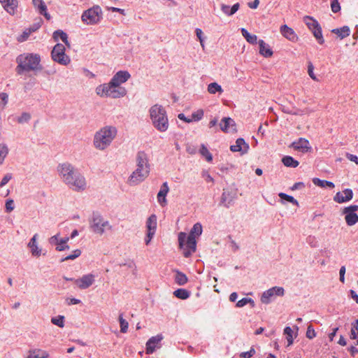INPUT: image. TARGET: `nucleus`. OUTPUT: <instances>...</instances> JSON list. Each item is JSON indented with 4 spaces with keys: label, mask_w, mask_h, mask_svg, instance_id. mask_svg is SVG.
<instances>
[{
    "label": "nucleus",
    "mask_w": 358,
    "mask_h": 358,
    "mask_svg": "<svg viewBox=\"0 0 358 358\" xmlns=\"http://www.w3.org/2000/svg\"><path fill=\"white\" fill-rule=\"evenodd\" d=\"M131 77L127 71H117L110 79L108 83L98 85L95 92L97 95L101 97H110L119 99L127 94V90L120 85L126 83Z\"/></svg>",
    "instance_id": "nucleus-1"
},
{
    "label": "nucleus",
    "mask_w": 358,
    "mask_h": 358,
    "mask_svg": "<svg viewBox=\"0 0 358 358\" xmlns=\"http://www.w3.org/2000/svg\"><path fill=\"white\" fill-rule=\"evenodd\" d=\"M57 171L62 180L73 189L80 191L86 188L85 177L70 163L59 164Z\"/></svg>",
    "instance_id": "nucleus-2"
},
{
    "label": "nucleus",
    "mask_w": 358,
    "mask_h": 358,
    "mask_svg": "<svg viewBox=\"0 0 358 358\" xmlns=\"http://www.w3.org/2000/svg\"><path fill=\"white\" fill-rule=\"evenodd\" d=\"M17 66L15 71L18 75L31 71H41L43 67L41 65V57L36 53L21 54L16 58Z\"/></svg>",
    "instance_id": "nucleus-3"
},
{
    "label": "nucleus",
    "mask_w": 358,
    "mask_h": 358,
    "mask_svg": "<svg viewBox=\"0 0 358 358\" xmlns=\"http://www.w3.org/2000/svg\"><path fill=\"white\" fill-rule=\"evenodd\" d=\"M137 169L129 176L131 185H138L143 181L150 173V164L148 155L145 151H138L136 155Z\"/></svg>",
    "instance_id": "nucleus-4"
},
{
    "label": "nucleus",
    "mask_w": 358,
    "mask_h": 358,
    "mask_svg": "<svg viewBox=\"0 0 358 358\" xmlns=\"http://www.w3.org/2000/svg\"><path fill=\"white\" fill-rule=\"evenodd\" d=\"M117 130L113 126H105L97 131L94 136V146L99 150L106 149L117 136Z\"/></svg>",
    "instance_id": "nucleus-5"
},
{
    "label": "nucleus",
    "mask_w": 358,
    "mask_h": 358,
    "mask_svg": "<svg viewBox=\"0 0 358 358\" xmlns=\"http://www.w3.org/2000/svg\"><path fill=\"white\" fill-rule=\"evenodd\" d=\"M150 117L153 127L160 132H165L169 128V120L165 108L159 104H155L149 110Z\"/></svg>",
    "instance_id": "nucleus-6"
},
{
    "label": "nucleus",
    "mask_w": 358,
    "mask_h": 358,
    "mask_svg": "<svg viewBox=\"0 0 358 358\" xmlns=\"http://www.w3.org/2000/svg\"><path fill=\"white\" fill-rule=\"evenodd\" d=\"M178 243L181 249H184L183 255L185 257H189L195 252L196 248V237L192 235H187L185 232L178 234Z\"/></svg>",
    "instance_id": "nucleus-7"
},
{
    "label": "nucleus",
    "mask_w": 358,
    "mask_h": 358,
    "mask_svg": "<svg viewBox=\"0 0 358 358\" xmlns=\"http://www.w3.org/2000/svg\"><path fill=\"white\" fill-rule=\"evenodd\" d=\"M103 13L99 6L85 10L81 16L82 21L87 24H96L102 19Z\"/></svg>",
    "instance_id": "nucleus-8"
},
{
    "label": "nucleus",
    "mask_w": 358,
    "mask_h": 358,
    "mask_svg": "<svg viewBox=\"0 0 358 358\" xmlns=\"http://www.w3.org/2000/svg\"><path fill=\"white\" fill-rule=\"evenodd\" d=\"M90 228L95 234H103L105 231L106 227H111L109 225L108 221H104L103 217L99 212H93L92 220H90Z\"/></svg>",
    "instance_id": "nucleus-9"
},
{
    "label": "nucleus",
    "mask_w": 358,
    "mask_h": 358,
    "mask_svg": "<svg viewBox=\"0 0 358 358\" xmlns=\"http://www.w3.org/2000/svg\"><path fill=\"white\" fill-rule=\"evenodd\" d=\"M65 50L66 49L63 44L57 43L51 52V57L53 61L64 66L68 65L71 62V59L65 54Z\"/></svg>",
    "instance_id": "nucleus-10"
},
{
    "label": "nucleus",
    "mask_w": 358,
    "mask_h": 358,
    "mask_svg": "<svg viewBox=\"0 0 358 358\" xmlns=\"http://www.w3.org/2000/svg\"><path fill=\"white\" fill-rule=\"evenodd\" d=\"M237 199V192L233 189H223V192L221 196L220 205L224 206L225 208H229L234 204L235 200Z\"/></svg>",
    "instance_id": "nucleus-11"
},
{
    "label": "nucleus",
    "mask_w": 358,
    "mask_h": 358,
    "mask_svg": "<svg viewBox=\"0 0 358 358\" xmlns=\"http://www.w3.org/2000/svg\"><path fill=\"white\" fill-rule=\"evenodd\" d=\"M162 340L163 336L162 334H157L149 338L146 342V354L151 355L155 351L156 348H159L161 347L160 343Z\"/></svg>",
    "instance_id": "nucleus-12"
},
{
    "label": "nucleus",
    "mask_w": 358,
    "mask_h": 358,
    "mask_svg": "<svg viewBox=\"0 0 358 358\" xmlns=\"http://www.w3.org/2000/svg\"><path fill=\"white\" fill-rule=\"evenodd\" d=\"M94 275L92 273L84 275L82 278L74 280L75 284L80 289H85L90 287L94 282Z\"/></svg>",
    "instance_id": "nucleus-13"
},
{
    "label": "nucleus",
    "mask_w": 358,
    "mask_h": 358,
    "mask_svg": "<svg viewBox=\"0 0 358 358\" xmlns=\"http://www.w3.org/2000/svg\"><path fill=\"white\" fill-rule=\"evenodd\" d=\"M249 148V144L247 143L243 138H237L236 143L230 146V150L231 152H241V155L246 154L248 152Z\"/></svg>",
    "instance_id": "nucleus-14"
},
{
    "label": "nucleus",
    "mask_w": 358,
    "mask_h": 358,
    "mask_svg": "<svg viewBox=\"0 0 358 358\" xmlns=\"http://www.w3.org/2000/svg\"><path fill=\"white\" fill-rule=\"evenodd\" d=\"M353 198V192L351 189H345L342 192H337L334 200L338 203H343L350 201Z\"/></svg>",
    "instance_id": "nucleus-15"
},
{
    "label": "nucleus",
    "mask_w": 358,
    "mask_h": 358,
    "mask_svg": "<svg viewBox=\"0 0 358 358\" xmlns=\"http://www.w3.org/2000/svg\"><path fill=\"white\" fill-rule=\"evenodd\" d=\"M290 147L302 152H308L311 150V147L309 146V141L304 138H299L297 141H294Z\"/></svg>",
    "instance_id": "nucleus-16"
},
{
    "label": "nucleus",
    "mask_w": 358,
    "mask_h": 358,
    "mask_svg": "<svg viewBox=\"0 0 358 358\" xmlns=\"http://www.w3.org/2000/svg\"><path fill=\"white\" fill-rule=\"evenodd\" d=\"M0 3L7 13L15 15L18 6L17 0H0Z\"/></svg>",
    "instance_id": "nucleus-17"
},
{
    "label": "nucleus",
    "mask_w": 358,
    "mask_h": 358,
    "mask_svg": "<svg viewBox=\"0 0 358 358\" xmlns=\"http://www.w3.org/2000/svg\"><path fill=\"white\" fill-rule=\"evenodd\" d=\"M220 127L224 133H229L230 127H231L234 131L236 130L235 121L229 117H224L222 119L220 122Z\"/></svg>",
    "instance_id": "nucleus-18"
},
{
    "label": "nucleus",
    "mask_w": 358,
    "mask_h": 358,
    "mask_svg": "<svg viewBox=\"0 0 358 358\" xmlns=\"http://www.w3.org/2000/svg\"><path fill=\"white\" fill-rule=\"evenodd\" d=\"M169 191V187L167 182H163L160 187V190L157 194V201L161 206H164V203H166V196Z\"/></svg>",
    "instance_id": "nucleus-19"
},
{
    "label": "nucleus",
    "mask_w": 358,
    "mask_h": 358,
    "mask_svg": "<svg viewBox=\"0 0 358 358\" xmlns=\"http://www.w3.org/2000/svg\"><path fill=\"white\" fill-rule=\"evenodd\" d=\"M280 31L284 37L291 41H295L298 38L297 35L295 34L294 30L286 24L282 25L280 28Z\"/></svg>",
    "instance_id": "nucleus-20"
},
{
    "label": "nucleus",
    "mask_w": 358,
    "mask_h": 358,
    "mask_svg": "<svg viewBox=\"0 0 358 358\" xmlns=\"http://www.w3.org/2000/svg\"><path fill=\"white\" fill-rule=\"evenodd\" d=\"M259 54L266 58L271 57L273 52L269 45L266 44L262 39L259 40Z\"/></svg>",
    "instance_id": "nucleus-21"
},
{
    "label": "nucleus",
    "mask_w": 358,
    "mask_h": 358,
    "mask_svg": "<svg viewBox=\"0 0 358 358\" xmlns=\"http://www.w3.org/2000/svg\"><path fill=\"white\" fill-rule=\"evenodd\" d=\"M49 353L39 348L30 349L27 358H48Z\"/></svg>",
    "instance_id": "nucleus-22"
},
{
    "label": "nucleus",
    "mask_w": 358,
    "mask_h": 358,
    "mask_svg": "<svg viewBox=\"0 0 358 358\" xmlns=\"http://www.w3.org/2000/svg\"><path fill=\"white\" fill-rule=\"evenodd\" d=\"M221 10L227 16H231L234 14H235L238 10L240 8V3H236L232 6L226 5V4H221L220 6Z\"/></svg>",
    "instance_id": "nucleus-23"
},
{
    "label": "nucleus",
    "mask_w": 358,
    "mask_h": 358,
    "mask_svg": "<svg viewBox=\"0 0 358 358\" xmlns=\"http://www.w3.org/2000/svg\"><path fill=\"white\" fill-rule=\"evenodd\" d=\"M303 22L308 27V28L313 33L314 30L317 29L320 27L319 22L313 17L306 15L303 17Z\"/></svg>",
    "instance_id": "nucleus-24"
},
{
    "label": "nucleus",
    "mask_w": 358,
    "mask_h": 358,
    "mask_svg": "<svg viewBox=\"0 0 358 358\" xmlns=\"http://www.w3.org/2000/svg\"><path fill=\"white\" fill-rule=\"evenodd\" d=\"M331 32L336 34L341 39H343L350 34V29L348 26H343L331 30Z\"/></svg>",
    "instance_id": "nucleus-25"
},
{
    "label": "nucleus",
    "mask_w": 358,
    "mask_h": 358,
    "mask_svg": "<svg viewBox=\"0 0 358 358\" xmlns=\"http://www.w3.org/2000/svg\"><path fill=\"white\" fill-rule=\"evenodd\" d=\"M343 213L345 215V220L348 226H352L358 222V215L356 213L347 212L343 209Z\"/></svg>",
    "instance_id": "nucleus-26"
},
{
    "label": "nucleus",
    "mask_w": 358,
    "mask_h": 358,
    "mask_svg": "<svg viewBox=\"0 0 358 358\" xmlns=\"http://www.w3.org/2000/svg\"><path fill=\"white\" fill-rule=\"evenodd\" d=\"M157 217L155 214H152L146 221V228L148 231L156 232L157 225Z\"/></svg>",
    "instance_id": "nucleus-27"
},
{
    "label": "nucleus",
    "mask_w": 358,
    "mask_h": 358,
    "mask_svg": "<svg viewBox=\"0 0 358 358\" xmlns=\"http://www.w3.org/2000/svg\"><path fill=\"white\" fill-rule=\"evenodd\" d=\"M174 272L176 273L174 281L177 285L182 286L187 282L188 278L184 273L179 270H175Z\"/></svg>",
    "instance_id": "nucleus-28"
},
{
    "label": "nucleus",
    "mask_w": 358,
    "mask_h": 358,
    "mask_svg": "<svg viewBox=\"0 0 358 358\" xmlns=\"http://www.w3.org/2000/svg\"><path fill=\"white\" fill-rule=\"evenodd\" d=\"M59 38L65 43L66 45L70 47V43L68 41V35L66 32L61 29H58L54 31L53 38L55 41H58Z\"/></svg>",
    "instance_id": "nucleus-29"
},
{
    "label": "nucleus",
    "mask_w": 358,
    "mask_h": 358,
    "mask_svg": "<svg viewBox=\"0 0 358 358\" xmlns=\"http://www.w3.org/2000/svg\"><path fill=\"white\" fill-rule=\"evenodd\" d=\"M282 163L287 167L296 168L299 166V162L293 157L289 155L284 156L282 158Z\"/></svg>",
    "instance_id": "nucleus-30"
},
{
    "label": "nucleus",
    "mask_w": 358,
    "mask_h": 358,
    "mask_svg": "<svg viewBox=\"0 0 358 358\" xmlns=\"http://www.w3.org/2000/svg\"><path fill=\"white\" fill-rule=\"evenodd\" d=\"M280 110L287 114L293 115H301V110L296 108L295 106H287L282 104L280 105Z\"/></svg>",
    "instance_id": "nucleus-31"
},
{
    "label": "nucleus",
    "mask_w": 358,
    "mask_h": 358,
    "mask_svg": "<svg viewBox=\"0 0 358 358\" xmlns=\"http://www.w3.org/2000/svg\"><path fill=\"white\" fill-rule=\"evenodd\" d=\"M241 32L249 43L254 45L257 43V36L255 34H251L246 29L241 28Z\"/></svg>",
    "instance_id": "nucleus-32"
},
{
    "label": "nucleus",
    "mask_w": 358,
    "mask_h": 358,
    "mask_svg": "<svg viewBox=\"0 0 358 358\" xmlns=\"http://www.w3.org/2000/svg\"><path fill=\"white\" fill-rule=\"evenodd\" d=\"M313 182L316 186L320 187H329L330 189H332L335 187L334 184L332 182L326 180H321L318 178H314L313 179Z\"/></svg>",
    "instance_id": "nucleus-33"
},
{
    "label": "nucleus",
    "mask_w": 358,
    "mask_h": 358,
    "mask_svg": "<svg viewBox=\"0 0 358 358\" xmlns=\"http://www.w3.org/2000/svg\"><path fill=\"white\" fill-rule=\"evenodd\" d=\"M273 296V291L272 290V288H270L262 293L261 301L264 304H268L272 301Z\"/></svg>",
    "instance_id": "nucleus-34"
},
{
    "label": "nucleus",
    "mask_w": 358,
    "mask_h": 358,
    "mask_svg": "<svg viewBox=\"0 0 358 358\" xmlns=\"http://www.w3.org/2000/svg\"><path fill=\"white\" fill-rule=\"evenodd\" d=\"M173 295L178 299L185 300L190 296L191 292L187 289L179 288L173 292Z\"/></svg>",
    "instance_id": "nucleus-35"
},
{
    "label": "nucleus",
    "mask_w": 358,
    "mask_h": 358,
    "mask_svg": "<svg viewBox=\"0 0 358 358\" xmlns=\"http://www.w3.org/2000/svg\"><path fill=\"white\" fill-rule=\"evenodd\" d=\"M199 153L202 157L206 158L207 162H211L213 161V155L204 144L201 145Z\"/></svg>",
    "instance_id": "nucleus-36"
},
{
    "label": "nucleus",
    "mask_w": 358,
    "mask_h": 358,
    "mask_svg": "<svg viewBox=\"0 0 358 358\" xmlns=\"http://www.w3.org/2000/svg\"><path fill=\"white\" fill-rule=\"evenodd\" d=\"M279 197L282 200L287 201L296 206H299V202L296 199H295L292 196H290L287 194L280 192L278 194Z\"/></svg>",
    "instance_id": "nucleus-37"
},
{
    "label": "nucleus",
    "mask_w": 358,
    "mask_h": 358,
    "mask_svg": "<svg viewBox=\"0 0 358 358\" xmlns=\"http://www.w3.org/2000/svg\"><path fill=\"white\" fill-rule=\"evenodd\" d=\"M202 231V225L199 222H196L193 225L189 235H192L193 237H196V236H199Z\"/></svg>",
    "instance_id": "nucleus-38"
},
{
    "label": "nucleus",
    "mask_w": 358,
    "mask_h": 358,
    "mask_svg": "<svg viewBox=\"0 0 358 358\" xmlns=\"http://www.w3.org/2000/svg\"><path fill=\"white\" fill-rule=\"evenodd\" d=\"M208 91L210 94H215L217 92H222V89L221 85L217 83H211L208 86Z\"/></svg>",
    "instance_id": "nucleus-39"
},
{
    "label": "nucleus",
    "mask_w": 358,
    "mask_h": 358,
    "mask_svg": "<svg viewBox=\"0 0 358 358\" xmlns=\"http://www.w3.org/2000/svg\"><path fill=\"white\" fill-rule=\"evenodd\" d=\"M204 112L202 109H199L196 111H194L192 113L190 117V121L192 122H199L203 117Z\"/></svg>",
    "instance_id": "nucleus-40"
},
{
    "label": "nucleus",
    "mask_w": 358,
    "mask_h": 358,
    "mask_svg": "<svg viewBox=\"0 0 358 358\" xmlns=\"http://www.w3.org/2000/svg\"><path fill=\"white\" fill-rule=\"evenodd\" d=\"M81 253H82V252L80 249L74 250L72 252V254L67 255L65 257L62 258L60 260V262H64L68 261V260H73V259L78 258V257H80L81 255Z\"/></svg>",
    "instance_id": "nucleus-41"
},
{
    "label": "nucleus",
    "mask_w": 358,
    "mask_h": 358,
    "mask_svg": "<svg viewBox=\"0 0 358 358\" xmlns=\"http://www.w3.org/2000/svg\"><path fill=\"white\" fill-rule=\"evenodd\" d=\"M313 34L319 44H320V45L324 44V37L322 35V31L321 26L319 28H317V29L314 30L313 32Z\"/></svg>",
    "instance_id": "nucleus-42"
},
{
    "label": "nucleus",
    "mask_w": 358,
    "mask_h": 358,
    "mask_svg": "<svg viewBox=\"0 0 358 358\" xmlns=\"http://www.w3.org/2000/svg\"><path fill=\"white\" fill-rule=\"evenodd\" d=\"M293 331L290 327H286L284 329V334L286 335V339L287 341V345H291L293 344L294 338L292 336Z\"/></svg>",
    "instance_id": "nucleus-43"
},
{
    "label": "nucleus",
    "mask_w": 358,
    "mask_h": 358,
    "mask_svg": "<svg viewBox=\"0 0 358 358\" xmlns=\"http://www.w3.org/2000/svg\"><path fill=\"white\" fill-rule=\"evenodd\" d=\"M64 320L65 317L64 315H58L57 317H52L51 322L53 324L62 328L64 326Z\"/></svg>",
    "instance_id": "nucleus-44"
},
{
    "label": "nucleus",
    "mask_w": 358,
    "mask_h": 358,
    "mask_svg": "<svg viewBox=\"0 0 358 358\" xmlns=\"http://www.w3.org/2000/svg\"><path fill=\"white\" fill-rule=\"evenodd\" d=\"M120 326V331L122 333H127L128 331L129 323L128 322L122 317V314H120L119 316Z\"/></svg>",
    "instance_id": "nucleus-45"
},
{
    "label": "nucleus",
    "mask_w": 358,
    "mask_h": 358,
    "mask_svg": "<svg viewBox=\"0 0 358 358\" xmlns=\"http://www.w3.org/2000/svg\"><path fill=\"white\" fill-rule=\"evenodd\" d=\"M8 153V148L6 144H0V164H3L4 159Z\"/></svg>",
    "instance_id": "nucleus-46"
},
{
    "label": "nucleus",
    "mask_w": 358,
    "mask_h": 358,
    "mask_svg": "<svg viewBox=\"0 0 358 358\" xmlns=\"http://www.w3.org/2000/svg\"><path fill=\"white\" fill-rule=\"evenodd\" d=\"M32 3L34 7L38 8V13L41 10H44V8H47L43 0H32Z\"/></svg>",
    "instance_id": "nucleus-47"
},
{
    "label": "nucleus",
    "mask_w": 358,
    "mask_h": 358,
    "mask_svg": "<svg viewBox=\"0 0 358 358\" xmlns=\"http://www.w3.org/2000/svg\"><path fill=\"white\" fill-rule=\"evenodd\" d=\"M31 119V115L29 113L24 112L21 114L20 117H17V122L22 124L24 122H27Z\"/></svg>",
    "instance_id": "nucleus-48"
},
{
    "label": "nucleus",
    "mask_w": 358,
    "mask_h": 358,
    "mask_svg": "<svg viewBox=\"0 0 358 358\" xmlns=\"http://www.w3.org/2000/svg\"><path fill=\"white\" fill-rule=\"evenodd\" d=\"M331 8L334 13H336L341 10V5L338 0L331 1Z\"/></svg>",
    "instance_id": "nucleus-49"
},
{
    "label": "nucleus",
    "mask_w": 358,
    "mask_h": 358,
    "mask_svg": "<svg viewBox=\"0 0 358 358\" xmlns=\"http://www.w3.org/2000/svg\"><path fill=\"white\" fill-rule=\"evenodd\" d=\"M273 291L274 296H283L285 294V289L282 287L275 286L271 287Z\"/></svg>",
    "instance_id": "nucleus-50"
},
{
    "label": "nucleus",
    "mask_w": 358,
    "mask_h": 358,
    "mask_svg": "<svg viewBox=\"0 0 358 358\" xmlns=\"http://www.w3.org/2000/svg\"><path fill=\"white\" fill-rule=\"evenodd\" d=\"M14 209V201L12 199H8L6 201L5 210L6 213H10Z\"/></svg>",
    "instance_id": "nucleus-51"
},
{
    "label": "nucleus",
    "mask_w": 358,
    "mask_h": 358,
    "mask_svg": "<svg viewBox=\"0 0 358 358\" xmlns=\"http://www.w3.org/2000/svg\"><path fill=\"white\" fill-rule=\"evenodd\" d=\"M313 70H314V66L312 64V62H308V73L309 75V76L314 80H317V77L315 76L314 72H313Z\"/></svg>",
    "instance_id": "nucleus-52"
},
{
    "label": "nucleus",
    "mask_w": 358,
    "mask_h": 358,
    "mask_svg": "<svg viewBox=\"0 0 358 358\" xmlns=\"http://www.w3.org/2000/svg\"><path fill=\"white\" fill-rule=\"evenodd\" d=\"M42 23H43V20L41 18H40V20L38 22L34 23L29 28V33L34 32V31H37L41 27Z\"/></svg>",
    "instance_id": "nucleus-53"
},
{
    "label": "nucleus",
    "mask_w": 358,
    "mask_h": 358,
    "mask_svg": "<svg viewBox=\"0 0 358 358\" xmlns=\"http://www.w3.org/2000/svg\"><path fill=\"white\" fill-rule=\"evenodd\" d=\"M315 336H316V333H315V329H313V326L312 325L308 326L307 328V331H306V337L310 339H313Z\"/></svg>",
    "instance_id": "nucleus-54"
},
{
    "label": "nucleus",
    "mask_w": 358,
    "mask_h": 358,
    "mask_svg": "<svg viewBox=\"0 0 358 358\" xmlns=\"http://www.w3.org/2000/svg\"><path fill=\"white\" fill-rule=\"evenodd\" d=\"M29 247L31 248V252L33 256H39L41 255V250L38 249L36 244L31 245L28 244Z\"/></svg>",
    "instance_id": "nucleus-55"
},
{
    "label": "nucleus",
    "mask_w": 358,
    "mask_h": 358,
    "mask_svg": "<svg viewBox=\"0 0 358 358\" xmlns=\"http://www.w3.org/2000/svg\"><path fill=\"white\" fill-rule=\"evenodd\" d=\"M70 248L69 245L68 244L61 243V241H59L57 243V245L55 248V250L57 251L61 252L64 251L66 250H69Z\"/></svg>",
    "instance_id": "nucleus-56"
},
{
    "label": "nucleus",
    "mask_w": 358,
    "mask_h": 358,
    "mask_svg": "<svg viewBox=\"0 0 358 358\" xmlns=\"http://www.w3.org/2000/svg\"><path fill=\"white\" fill-rule=\"evenodd\" d=\"M195 34L196 37L198 38L201 45L203 47V31L201 29L196 28L195 29Z\"/></svg>",
    "instance_id": "nucleus-57"
},
{
    "label": "nucleus",
    "mask_w": 358,
    "mask_h": 358,
    "mask_svg": "<svg viewBox=\"0 0 358 358\" xmlns=\"http://www.w3.org/2000/svg\"><path fill=\"white\" fill-rule=\"evenodd\" d=\"M12 178V176L10 173H8L3 176V178L1 179V181L0 182V187H2L4 185H6L9 180Z\"/></svg>",
    "instance_id": "nucleus-58"
},
{
    "label": "nucleus",
    "mask_w": 358,
    "mask_h": 358,
    "mask_svg": "<svg viewBox=\"0 0 358 358\" xmlns=\"http://www.w3.org/2000/svg\"><path fill=\"white\" fill-rule=\"evenodd\" d=\"M305 187V184L303 182H295L291 187L290 189L292 191H294L296 189H301Z\"/></svg>",
    "instance_id": "nucleus-59"
},
{
    "label": "nucleus",
    "mask_w": 358,
    "mask_h": 358,
    "mask_svg": "<svg viewBox=\"0 0 358 358\" xmlns=\"http://www.w3.org/2000/svg\"><path fill=\"white\" fill-rule=\"evenodd\" d=\"M202 177L205 178V180L207 182H214V179L213 178V177L208 173V171H202Z\"/></svg>",
    "instance_id": "nucleus-60"
},
{
    "label": "nucleus",
    "mask_w": 358,
    "mask_h": 358,
    "mask_svg": "<svg viewBox=\"0 0 358 358\" xmlns=\"http://www.w3.org/2000/svg\"><path fill=\"white\" fill-rule=\"evenodd\" d=\"M345 157L348 159L358 165V157L357 155L347 152Z\"/></svg>",
    "instance_id": "nucleus-61"
},
{
    "label": "nucleus",
    "mask_w": 358,
    "mask_h": 358,
    "mask_svg": "<svg viewBox=\"0 0 358 358\" xmlns=\"http://www.w3.org/2000/svg\"><path fill=\"white\" fill-rule=\"evenodd\" d=\"M155 234V232L147 231L146 237L145 238V243L146 245H148L150 243V241H151L152 238L154 237Z\"/></svg>",
    "instance_id": "nucleus-62"
},
{
    "label": "nucleus",
    "mask_w": 358,
    "mask_h": 358,
    "mask_svg": "<svg viewBox=\"0 0 358 358\" xmlns=\"http://www.w3.org/2000/svg\"><path fill=\"white\" fill-rule=\"evenodd\" d=\"M186 151L190 155H194L196 152V147L192 145H187L186 146Z\"/></svg>",
    "instance_id": "nucleus-63"
},
{
    "label": "nucleus",
    "mask_w": 358,
    "mask_h": 358,
    "mask_svg": "<svg viewBox=\"0 0 358 358\" xmlns=\"http://www.w3.org/2000/svg\"><path fill=\"white\" fill-rule=\"evenodd\" d=\"M345 211L355 213L358 210V205H350L343 208Z\"/></svg>",
    "instance_id": "nucleus-64"
}]
</instances>
